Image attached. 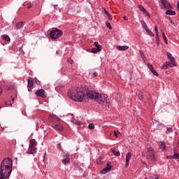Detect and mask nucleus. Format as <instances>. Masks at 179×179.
<instances>
[{
  "label": "nucleus",
  "instance_id": "9b49d317",
  "mask_svg": "<svg viewBox=\"0 0 179 179\" xmlns=\"http://www.w3.org/2000/svg\"><path fill=\"white\" fill-rule=\"evenodd\" d=\"M138 9L142 12V13H145V15L148 16V17L150 18V14H149V12L146 10V8L143 7L142 5L138 6Z\"/></svg>",
  "mask_w": 179,
  "mask_h": 179
},
{
  "label": "nucleus",
  "instance_id": "3c124183",
  "mask_svg": "<svg viewBox=\"0 0 179 179\" xmlns=\"http://www.w3.org/2000/svg\"><path fill=\"white\" fill-rule=\"evenodd\" d=\"M3 91V90L2 89V87L0 86V96H1V94H2Z\"/></svg>",
  "mask_w": 179,
  "mask_h": 179
},
{
  "label": "nucleus",
  "instance_id": "423d86ee",
  "mask_svg": "<svg viewBox=\"0 0 179 179\" xmlns=\"http://www.w3.org/2000/svg\"><path fill=\"white\" fill-rule=\"evenodd\" d=\"M48 120L50 122H59V121L61 120V119H59V117L58 116H57L54 114H50Z\"/></svg>",
  "mask_w": 179,
  "mask_h": 179
},
{
  "label": "nucleus",
  "instance_id": "ea45409f",
  "mask_svg": "<svg viewBox=\"0 0 179 179\" xmlns=\"http://www.w3.org/2000/svg\"><path fill=\"white\" fill-rule=\"evenodd\" d=\"M147 66H148V68L150 69V71H152V69H153V65H152V64L148 63V64H147Z\"/></svg>",
  "mask_w": 179,
  "mask_h": 179
},
{
  "label": "nucleus",
  "instance_id": "4d7b16f0",
  "mask_svg": "<svg viewBox=\"0 0 179 179\" xmlns=\"http://www.w3.org/2000/svg\"><path fill=\"white\" fill-rule=\"evenodd\" d=\"M28 8H31V6H28Z\"/></svg>",
  "mask_w": 179,
  "mask_h": 179
},
{
  "label": "nucleus",
  "instance_id": "864d4df0",
  "mask_svg": "<svg viewBox=\"0 0 179 179\" xmlns=\"http://www.w3.org/2000/svg\"><path fill=\"white\" fill-rule=\"evenodd\" d=\"M177 6H178V9L179 10V1H178Z\"/></svg>",
  "mask_w": 179,
  "mask_h": 179
},
{
  "label": "nucleus",
  "instance_id": "1a4fd4ad",
  "mask_svg": "<svg viewBox=\"0 0 179 179\" xmlns=\"http://www.w3.org/2000/svg\"><path fill=\"white\" fill-rule=\"evenodd\" d=\"M71 161V158L69 157V154L66 153L63 155L62 163L63 164H68Z\"/></svg>",
  "mask_w": 179,
  "mask_h": 179
},
{
  "label": "nucleus",
  "instance_id": "6e6552de",
  "mask_svg": "<svg viewBox=\"0 0 179 179\" xmlns=\"http://www.w3.org/2000/svg\"><path fill=\"white\" fill-rule=\"evenodd\" d=\"M27 155H36L37 153V148L36 147H31L29 145V148L26 152Z\"/></svg>",
  "mask_w": 179,
  "mask_h": 179
},
{
  "label": "nucleus",
  "instance_id": "412c9836",
  "mask_svg": "<svg viewBox=\"0 0 179 179\" xmlns=\"http://www.w3.org/2000/svg\"><path fill=\"white\" fill-rule=\"evenodd\" d=\"M139 54L141 57V59H143V62H146V56L145 55V53H143V51L140 50Z\"/></svg>",
  "mask_w": 179,
  "mask_h": 179
},
{
  "label": "nucleus",
  "instance_id": "09e8293b",
  "mask_svg": "<svg viewBox=\"0 0 179 179\" xmlns=\"http://www.w3.org/2000/svg\"><path fill=\"white\" fill-rule=\"evenodd\" d=\"M160 38H157V45H159Z\"/></svg>",
  "mask_w": 179,
  "mask_h": 179
},
{
  "label": "nucleus",
  "instance_id": "a211bd4d",
  "mask_svg": "<svg viewBox=\"0 0 179 179\" xmlns=\"http://www.w3.org/2000/svg\"><path fill=\"white\" fill-rule=\"evenodd\" d=\"M71 122H72V124H75L76 125L82 124V122H79V120H77L75 117L71 120Z\"/></svg>",
  "mask_w": 179,
  "mask_h": 179
},
{
  "label": "nucleus",
  "instance_id": "4be33fe9",
  "mask_svg": "<svg viewBox=\"0 0 179 179\" xmlns=\"http://www.w3.org/2000/svg\"><path fill=\"white\" fill-rule=\"evenodd\" d=\"M104 12H105V14L106 15V16H108V20H113V16H111V14L110 13H108V11H107V10H106V8H104Z\"/></svg>",
  "mask_w": 179,
  "mask_h": 179
},
{
  "label": "nucleus",
  "instance_id": "20e7f679",
  "mask_svg": "<svg viewBox=\"0 0 179 179\" xmlns=\"http://www.w3.org/2000/svg\"><path fill=\"white\" fill-rule=\"evenodd\" d=\"M62 34H63L62 31L59 29L52 30L50 32V38H53V39L59 38V37H61Z\"/></svg>",
  "mask_w": 179,
  "mask_h": 179
},
{
  "label": "nucleus",
  "instance_id": "4c0bfd02",
  "mask_svg": "<svg viewBox=\"0 0 179 179\" xmlns=\"http://www.w3.org/2000/svg\"><path fill=\"white\" fill-rule=\"evenodd\" d=\"M106 26H107L109 30H113V27H111V24H110V22H106Z\"/></svg>",
  "mask_w": 179,
  "mask_h": 179
},
{
  "label": "nucleus",
  "instance_id": "9d476101",
  "mask_svg": "<svg viewBox=\"0 0 179 179\" xmlns=\"http://www.w3.org/2000/svg\"><path fill=\"white\" fill-rule=\"evenodd\" d=\"M36 95L38 96L39 97H47V95L45 94V91L44 90H38L36 92Z\"/></svg>",
  "mask_w": 179,
  "mask_h": 179
},
{
  "label": "nucleus",
  "instance_id": "79ce46f5",
  "mask_svg": "<svg viewBox=\"0 0 179 179\" xmlns=\"http://www.w3.org/2000/svg\"><path fill=\"white\" fill-rule=\"evenodd\" d=\"M90 76H92V78H96V76H97V73H90Z\"/></svg>",
  "mask_w": 179,
  "mask_h": 179
},
{
  "label": "nucleus",
  "instance_id": "a19ab883",
  "mask_svg": "<svg viewBox=\"0 0 179 179\" xmlns=\"http://www.w3.org/2000/svg\"><path fill=\"white\" fill-rule=\"evenodd\" d=\"M150 71H151L153 75H155V76H159V73H158L156 71H155L154 69H152Z\"/></svg>",
  "mask_w": 179,
  "mask_h": 179
},
{
  "label": "nucleus",
  "instance_id": "cd10ccee",
  "mask_svg": "<svg viewBox=\"0 0 179 179\" xmlns=\"http://www.w3.org/2000/svg\"><path fill=\"white\" fill-rule=\"evenodd\" d=\"M166 15H176V11H173L171 10H168L166 12Z\"/></svg>",
  "mask_w": 179,
  "mask_h": 179
},
{
  "label": "nucleus",
  "instance_id": "f704fd0d",
  "mask_svg": "<svg viewBox=\"0 0 179 179\" xmlns=\"http://www.w3.org/2000/svg\"><path fill=\"white\" fill-rule=\"evenodd\" d=\"M138 97L141 101H143V93L142 92H138Z\"/></svg>",
  "mask_w": 179,
  "mask_h": 179
},
{
  "label": "nucleus",
  "instance_id": "ddd939ff",
  "mask_svg": "<svg viewBox=\"0 0 179 179\" xmlns=\"http://www.w3.org/2000/svg\"><path fill=\"white\" fill-rule=\"evenodd\" d=\"M111 170V165L110 164H106V167L101 171V174H106Z\"/></svg>",
  "mask_w": 179,
  "mask_h": 179
},
{
  "label": "nucleus",
  "instance_id": "c9c22d12",
  "mask_svg": "<svg viewBox=\"0 0 179 179\" xmlns=\"http://www.w3.org/2000/svg\"><path fill=\"white\" fill-rule=\"evenodd\" d=\"M113 134H114V136H115V138H118V136L121 135V133L118 131H114Z\"/></svg>",
  "mask_w": 179,
  "mask_h": 179
},
{
  "label": "nucleus",
  "instance_id": "6e6d98bb",
  "mask_svg": "<svg viewBox=\"0 0 179 179\" xmlns=\"http://www.w3.org/2000/svg\"><path fill=\"white\" fill-rule=\"evenodd\" d=\"M28 8H31V6H28Z\"/></svg>",
  "mask_w": 179,
  "mask_h": 179
},
{
  "label": "nucleus",
  "instance_id": "f3484780",
  "mask_svg": "<svg viewBox=\"0 0 179 179\" xmlns=\"http://www.w3.org/2000/svg\"><path fill=\"white\" fill-rule=\"evenodd\" d=\"M32 148H36V146H37V141H36V139H31L29 141V145Z\"/></svg>",
  "mask_w": 179,
  "mask_h": 179
},
{
  "label": "nucleus",
  "instance_id": "5701e85b",
  "mask_svg": "<svg viewBox=\"0 0 179 179\" xmlns=\"http://www.w3.org/2000/svg\"><path fill=\"white\" fill-rule=\"evenodd\" d=\"M100 51H101V49L94 48L92 49L91 52H92V54H97V52H100Z\"/></svg>",
  "mask_w": 179,
  "mask_h": 179
},
{
  "label": "nucleus",
  "instance_id": "5fc2aeb1",
  "mask_svg": "<svg viewBox=\"0 0 179 179\" xmlns=\"http://www.w3.org/2000/svg\"><path fill=\"white\" fill-rule=\"evenodd\" d=\"M153 128H154V129H159L158 127H153Z\"/></svg>",
  "mask_w": 179,
  "mask_h": 179
},
{
  "label": "nucleus",
  "instance_id": "a878e982",
  "mask_svg": "<svg viewBox=\"0 0 179 179\" xmlns=\"http://www.w3.org/2000/svg\"><path fill=\"white\" fill-rule=\"evenodd\" d=\"M1 38L3 40H5V41H10V38L8 35H2Z\"/></svg>",
  "mask_w": 179,
  "mask_h": 179
},
{
  "label": "nucleus",
  "instance_id": "0eeeda50",
  "mask_svg": "<svg viewBox=\"0 0 179 179\" xmlns=\"http://www.w3.org/2000/svg\"><path fill=\"white\" fill-rule=\"evenodd\" d=\"M178 148H174L173 149V152L174 155L167 156L166 159H179V149Z\"/></svg>",
  "mask_w": 179,
  "mask_h": 179
},
{
  "label": "nucleus",
  "instance_id": "f03ea898",
  "mask_svg": "<svg viewBox=\"0 0 179 179\" xmlns=\"http://www.w3.org/2000/svg\"><path fill=\"white\" fill-rule=\"evenodd\" d=\"M13 161L9 157L4 158L0 165V179H7L12 174Z\"/></svg>",
  "mask_w": 179,
  "mask_h": 179
},
{
  "label": "nucleus",
  "instance_id": "72a5a7b5",
  "mask_svg": "<svg viewBox=\"0 0 179 179\" xmlns=\"http://www.w3.org/2000/svg\"><path fill=\"white\" fill-rule=\"evenodd\" d=\"M155 35H156V38H159V31L157 30V26L155 27Z\"/></svg>",
  "mask_w": 179,
  "mask_h": 179
},
{
  "label": "nucleus",
  "instance_id": "2f4dec72",
  "mask_svg": "<svg viewBox=\"0 0 179 179\" xmlns=\"http://www.w3.org/2000/svg\"><path fill=\"white\" fill-rule=\"evenodd\" d=\"M160 178V176H159V175H155V174H151L150 176V178L151 179H159Z\"/></svg>",
  "mask_w": 179,
  "mask_h": 179
},
{
  "label": "nucleus",
  "instance_id": "bb28decb",
  "mask_svg": "<svg viewBox=\"0 0 179 179\" xmlns=\"http://www.w3.org/2000/svg\"><path fill=\"white\" fill-rule=\"evenodd\" d=\"M162 38L164 39V41L166 44H169V42L167 41V38L166 37V34H164V31H162Z\"/></svg>",
  "mask_w": 179,
  "mask_h": 179
},
{
  "label": "nucleus",
  "instance_id": "de8ad7c7",
  "mask_svg": "<svg viewBox=\"0 0 179 179\" xmlns=\"http://www.w3.org/2000/svg\"><path fill=\"white\" fill-rule=\"evenodd\" d=\"M67 62H69V64H73V60H72V59H71V58H69L67 59Z\"/></svg>",
  "mask_w": 179,
  "mask_h": 179
},
{
  "label": "nucleus",
  "instance_id": "c85d7f7f",
  "mask_svg": "<svg viewBox=\"0 0 179 179\" xmlns=\"http://www.w3.org/2000/svg\"><path fill=\"white\" fill-rule=\"evenodd\" d=\"M141 24L143 26V29H145V30H148L149 28L148 27V25L146 24V22L145 21L141 20Z\"/></svg>",
  "mask_w": 179,
  "mask_h": 179
},
{
  "label": "nucleus",
  "instance_id": "e433bc0d",
  "mask_svg": "<svg viewBox=\"0 0 179 179\" xmlns=\"http://www.w3.org/2000/svg\"><path fill=\"white\" fill-rule=\"evenodd\" d=\"M94 45L95 47H96V48H99V50H101V45H100V44H99V42H94Z\"/></svg>",
  "mask_w": 179,
  "mask_h": 179
},
{
  "label": "nucleus",
  "instance_id": "2eb2a0df",
  "mask_svg": "<svg viewBox=\"0 0 179 179\" xmlns=\"http://www.w3.org/2000/svg\"><path fill=\"white\" fill-rule=\"evenodd\" d=\"M132 157V155L131 152H128L126 155V167H128L129 166V160H131V158Z\"/></svg>",
  "mask_w": 179,
  "mask_h": 179
},
{
  "label": "nucleus",
  "instance_id": "6ab92c4d",
  "mask_svg": "<svg viewBox=\"0 0 179 179\" xmlns=\"http://www.w3.org/2000/svg\"><path fill=\"white\" fill-rule=\"evenodd\" d=\"M110 150H111L112 153H113V155L115 156H117L118 157V156L121 155V154L119 152V151H117V150H115V148H111Z\"/></svg>",
  "mask_w": 179,
  "mask_h": 179
},
{
  "label": "nucleus",
  "instance_id": "c03bdc74",
  "mask_svg": "<svg viewBox=\"0 0 179 179\" xmlns=\"http://www.w3.org/2000/svg\"><path fill=\"white\" fill-rule=\"evenodd\" d=\"M10 98H11V101H10L9 106H12V104H13V101H15V98H13V96H10Z\"/></svg>",
  "mask_w": 179,
  "mask_h": 179
},
{
  "label": "nucleus",
  "instance_id": "7c9ffc66",
  "mask_svg": "<svg viewBox=\"0 0 179 179\" xmlns=\"http://www.w3.org/2000/svg\"><path fill=\"white\" fill-rule=\"evenodd\" d=\"M170 62L172 64V66H177V62H176V59L174 58L171 59Z\"/></svg>",
  "mask_w": 179,
  "mask_h": 179
},
{
  "label": "nucleus",
  "instance_id": "8fccbe9b",
  "mask_svg": "<svg viewBox=\"0 0 179 179\" xmlns=\"http://www.w3.org/2000/svg\"><path fill=\"white\" fill-rule=\"evenodd\" d=\"M36 85H41V82H40V80H37L36 81Z\"/></svg>",
  "mask_w": 179,
  "mask_h": 179
},
{
  "label": "nucleus",
  "instance_id": "a18cd8bd",
  "mask_svg": "<svg viewBox=\"0 0 179 179\" xmlns=\"http://www.w3.org/2000/svg\"><path fill=\"white\" fill-rule=\"evenodd\" d=\"M170 132H173V129L171 127L167 128L166 129V134H169Z\"/></svg>",
  "mask_w": 179,
  "mask_h": 179
},
{
  "label": "nucleus",
  "instance_id": "393cba45",
  "mask_svg": "<svg viewBox=\"0 0 179 179\" xmlns=\"http://www.w3.org/2000/svg\"><path fill=\"white\" fill-rule=\"evenodd\" d=\"M23 26H24L23 22H20L16 24L15 27L16 29H22Z\"/></svg>",
  "mask_w": 179,
  "mask_h": 179
},
{
  "label": "nucleus",
  "instance_id": "4468645a",
  "mask_svg": "<svg viewBox=\"0 0 179 179\" xmlns=\"http://www.w3.org/2000/svg\"><path fill=\"white\" fill-rule=\"evenodd\" d=\"M27 83V87H33V86H34V80H33V78L29 77Z\"/></svg>",
  "mask_w": 179,
  "mask_h": 179
},
{
  "label": "nucleus",
  "instance_id": "aec40b11",
  "mask_svg": "<svg viewBox=\"0 0 179 179\" xmlns=\"http://www.w3.org/2000/svg\"><path fill=\"white\" fill-rule=\"evenodd\" d=\"M159 149H161V150H166V144L163 142H159Z\"/></svg>",
  "mask_w": 179,
  "mask_h": 179
},
{
  "label": "nucleus",
  "instance_id": "58836bf2",
  "mask_svg": "<svg viewBox=\"0 0 179 179\" xmlns=\"http://www.w3.org/2000/svg\"><path fill=\"white\" fill-rule=\"evenodd\" d=\"M166 55H167V57H168V58H169V59L170 60V59H173V58H174L173 57V55H171V53H170V52H167L166 53Z\"/></svg>",
  "mask_w": 179,
  "mask_h": 179
},
{
  "label": "nucleus",
  "instance_id": "dca6fc26",
  "mask_svg": "<svg viewBox=\"0 0 179 179\" xmlns=\"http://www.w3.org/2000/svg\"><path fill=\"white\" fill-rule=\"evenodd\" d=\"M129 49V46L127 45H117V50H118L119 51H127V50Z\"/></svg>",
  "mask_w": 179,
  "mask_h": 179
},
{
  "label": "nucleus",
  "instance_id": "f257e3e1",
  "mask_svg": "<svg viewBox=\"0 0 179 179\" xmlns=\"http://www.w3.org/2000/svg\"><path fill=\"white\" fill-rule=\"evenodd\" d=\"M69 96L74 101H78L82 103L84 100H86V97L88 99H92L96 100L99 104L106 106L110 104V98L107 94H100L96 91L85 90L82 87H72L68 92Z\"/></svg>",
  "mask_w": 179,
  "mask_h": 179
},
{
  "label": "nucleus",
  "instance_id": "c756f323",
  "mask_svg": "<svg viewBox=\"0 0 179 179\" xmlns=\"http://www.w3.org/2000/svg\"><path fill=\"white\" fill-rule=\"evenodd\" d=\"M169 66H170V62H166L165 64H164L162 66V69H167V68H169Z\"/></svg>",
  "mask_w": 179,
  "mask_h": 179
},
{
  "label": "nucleus",
  "instance_id": "49530a36",
  "mask_svg": "<svg viewBox=\"0 0 179 179\" xmlns=\"http://www.w3.org/2000/svg\"><path fill=\"white\" fill-rule=\"evenodd\" d=\"M168 20H169L171 24H173L174 26V21H173V20H171V17H169Z\"/></svg>",
  "mask_w": 179,
  "mask_h": 179
},
{
  "label": "nucleus",
  "instance_id": "f8f14e48",
  "mask_svg": "<svg viewBox=\"0 0 179 179\" xmlns=\"http://www.w3.org/2000/svg\"><path fill=\"white\" fill-rule=\"evenodd\" d=\"M52 128L56 131H64V126L60 124H56L52 126Z\"/></svg>",
  "mask_w": 179,
  "mask_h": 179
},
{
  "label": "nucleus",
  "instance_id": "473e14b6",
  "mask_svg": "<svg viewBox=\"0 0 179 179\" xmlns=\"http://www.w3.org/2000/svg\"><path fill=\"white\" fill-rule=\"evenodd\" d=\"M145 31H147L148 35L150 36V37H154L155 36V34H153V32H152V31L149 30V29L145 30Z\"/></svg>",
  "mask_w": 179,
  "mask_h": 179
},
{
  "label": "nucleus",
  "instance_id": "13d9d810",
  "mask_svg": "<svg viewBox=\"0 0 179 179\" xmlns=\"http://www.w3.org/2000/svg\"><path fill=\"white\" fill-rule=\"evenodd\" d=\"M5 104H6V102H5Z\"/></svg>",
  "mask_w": 179,
  "mask_h": 179
},
{
  "label": "nucleus",
  "instance_id": "603ef678",
  "mask_svg": "<svg viewBox=\"0 0 179 179\" xmlns=\"http://www.w3.org/2000/svg\"><path fill=\"white\" fill-rule=\"evenodd\" d=\"M123 19H124V20H128V17L124 16V17H123Z\"/></svg>",
  "mask_w": 179,
  "mask_h": 179
},
{
  "label": "nucleus",
  "instance_id": "b1692460",
  "mask_svg": "<svg viewBox=\"0 0 179 179\" xmlns=\"http://www.w3.org/2000/svg\"><path fill=\"white\" fill-rule=\"evenodd\" d=\"M73 118H75V117L73 116V114H69L66 117V120H67V121L70 122H71V120H73Z\"/></svg>",
  "mask_w": 179,
  "mask_h": 179
},
{
  "label": "nucleus",
  "instance_id": "39448f33",
  "mask_svg": "<svg viewBox=\"0 0 179 179\" xmlns=\"http://www.w3.org/2000/svg\"><path fill=\"white\" fill-rule=\"evenodd\" d=\"M161 9H171V5L167 0H161L159 2Z\"/></svg>",
  "mask_w": 179,
  "mask_h": 179
},
{
  "label": "nucleus",
  "instance_id": "7ed1b4c3",
  "mask_svg": "<svg viewBox=\"0 0 179 179\" xmlns=\"http://www.w3.org/2000/svg\"><path fill=\"white\" fill-rule=\"evenodd\" d=\"M148 156L150 160L152 162H156L157 160V157H156V152L153 150V148L150 147L148 148Z\"/></svg>",
  "mask_w": 179,
  "mask_h": 179
},
{
  "label": "nucleus",
  "instance_id": "37998d69",
  "mask_svg": "<svg viewBox=\"0 0 179 179\" xmlns=\"http://www.w3.org/2000/svg\"><path fill=\"white\" fill-rule=\"evenodd\" d=\"M88 128H89V129H94V124H90L88 125Z\"/></svg>",
  "mask_w": 179,
  "mask_h": 179
}]
</instances>
